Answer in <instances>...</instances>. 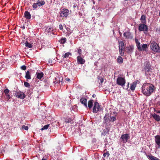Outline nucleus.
Listing matches in <instances>:
<instances>
[{
	"mask_svg": "<svg viewBox=\"0 0 160 160\" xmlns=\"http://www.w3.org/2000/svg\"><path fill=\"white\" fill-rule=\"evenodd\" d=\"M154 86L149 83H144L142 86V92L145 96H148L153 92Z\"/></svg>",
	"mask_w": 160,
	"mask_h": 160,
	"instance_id": "f257e3e1",
	"label": "nucleus"
},
{
	"mask_svg": "<svg viewBox=\"0 0 160 160\" xmlns=\"http://www.w3.org/2000/svg\"><path fill=\"white\" fill-rule=\"evenodd\" d=\"M150 47L152 50L154 52L160 53V48L156 42L152 41L151 42Z\"/></svg>",
	"mask_w": 160,
	"mask_h": 160,
	"instance_id": "f03ea898",
	"label": "nucleus"
},
{
	"mask_svg": "<svg viewBox=\"0 0 160 160\" xmlns=\"http://www.w3.org/2000/svg\"><path fill=\"white\" fill-rule=\"evenodd\" d=\"M45 4V2L44 1H40L38 0L36 3H33L32 7L33 9H36L38 6L39 7H42Z\"/></svg>",
	"mask_w": 160,
	"mask_h": 160,
	"instance_id": "7ed1b4c3",
	"label": "nucleus"
},
{
	"mask_svg": "<svg viewBox=\"0 0 160 160\" xmlns=\"http://www.w3.org/2000/svg\"><path fill=\"white\" fill-rule=\"evenodd\" d=\"M145 24L146 23L140 24L138 27V30L140 31H143L145 33H146L148 31V27Z\"/></svg>",
	"mask_w": 160,
	"mask_h": 160,
	"instance_id": "20e7f679",
	"label": "nucleus"
},
{
	"mask_svg": "<svg viewBox=\"0 0 160 160\" xmlns=\"http://www.w3.org/2000/svg\"><path fill=\"white\" fill-rule=\"evenodd\" d=\"M145 74L146 75H149L151 74V66L149 64H146L144 68Z\"/></svg>",
	"mask_w": 160,
	"mask_h": 160,
	"instance_id": "39448f33",
	"label": "nucleus"
},
{
	"mask_svg": "<svg viewBox=\"0 0 160 160\" xmlns=\"http://www.w3.org/2000/svg\"><path fill=\"white\" fill-rule=\"evenodd\" d=\"M116 82L118 85L123 86L125 85L126 80L124 78L120 77L117 78Z\"/></svg>",
	"mask_w": 160,
	"mask_h": 160,
	"instance_id": "423d86ee",
	"label": "nucleus"
},
{
	"mask_svg": "<svg viewBox=\"0 0 160 160\" xmlns=\"http://www.w3.org/2000/svg\"><path fill=\"white\" fill-rule=\"evenodd\" d=\"M130 137L128 134H122L120 137V139L121 140V141L123 143H126L129 139Z\"/></svg>",
	"mask_w": 160,
	"mask_h": 160,
	"instance_id": "0eeeda50",
	"label": "nucleus"
},
{
	"mask_svg": "<svg viewBox=\"0 0 160 160\" xmlns=\"http://www.w3.org/2000/svg\"><path fill=\"white\" fill-rule=\"evenodd\" d=\"M69 10L67 9H63L60 13V17L67 18L69 15Z\"/></svg>",
	"mask_w": 160,
	"mask_h": 160,
	"instance_id": "6e6552de",
	"label": "nucleus"
},
{
	"mask_svg": "<svg viewBox=\"0 0 160 160\" xmlns=\"http://www.w3.org/2000/svg\"><path fill=\"white\" fill-rule=\"evenodd\" d=\"M100 106L97 102H95L94 104V106L92 108V112L93 113H96L99 110Z\"/></svg>",
	"mask_w": 160,
	"mask_h": 160,
	"instance_id": "1a4fd4ad",
	"label": "nucleus"
},
{
	"mask_svg": "<svg viewBox=\"0 0 160 160\" xmlns=\"http://www.w3.org/2000/svg\"><path fill=\"white\" fill-rule=\"evenodd\" d=\"M25 95L21 91L17 92L16 97L18 98L23 99L25 98Z\"/></svg>",
	"mask_w": 160,
	"mask_h": 160,
	"instance_id": "9d476101",
	"label": "nucleus"
},
{
	"mask_svg": "<svg viewBox=\"0 0 160 160\" xmlns=\"http://www.w3.org/2000/svg\"><path fill=\"white\" fill-rule=\"evenodd\" d=\"M155 142L158 145V148H160V135H157L155 136Z\"/></svg>",
	"mask_w": 160,
	"mask_h": 160,
	"instance_id": "9b49d317",
	"label": "nucleus"
},
{
	"mask_svg": "<svg viewBox=\"0 0 160 160\" xmlns=\"http://www.w3.org/2000/svg\"><path fill=\"white\" fill-rule=\"evenodd\" d=\"M77 62L78 64H82L85 62V61L83 59L81 56H79L77 57Z\"/></svg>",
	"mask_w": 160,
	"mask_h": 160,
	"instance_id": "f8f14e48",
	"label": "nucleus"
},
{
	"mask_svg": "<svg viewBox=\"0 0 160 160\" xmlns=\"http://www.w3.org/2000/svg\"><path fill=\"white\" fill-rule=\"evenodd\" d=\"M147 157L150 160H160L159 158L155 157L151 154L146 155Z\"/></svg>",
	"mask_w": 160,
	"mask_h": 160,
	"instance_id": "ddd939ff",
	"label": "nucleus"
},
{
	"mask_svg": "<svg viewBox=\"0 0 160 160\" xmlns=\"http://www.w3.org/2000/svg\"><path fill=\"white\" fill-rule=\"evenodd\" d=\"M80 102L86 108H87V99L85 98H81L80 99Z\"/></svg>",
	"mask_w": 160,
	"mask_h": 160,
	"instance_id": "4468645a",
	"label": "nucleus"
},
{
	"mask_svg": "<svg viewBox=\"0 0 160 160\" xmlns=\"http://www.w3.org/2000/svg\"><path fill=\"white\" fill-rule=\"evenodd\" d=\"M111 116V114H109V113H106L103 118V119L105 122H109V117Z\"/></svg>",
	"mask_w": 160,
	"mask_h": 160,
	"instance_id": "2eb2a0df",
	"label": "nucleus"
},
{
	"mask_svg": "<svg viewBox=\"0 0 160 160\" xmlns=\"http://www.w3.org/2000/svg\"><path fill=\"white\" fill-rule=\"evenodd\" d=\"M152 116L157 121L159 122L160 121V116L155 113L152 115Z\"/></svg>",
	"mask_w": 160,
	"mask_h": 160,
	"instance_id": "dca6fc26",
	"label": "nucleus"
},
{
	"mask_svg": "<svg viewBox=\"0 0 160 160\" xmlns=\"http://www.w3.org/2000/svg\"><path fill=\"white\" fill-rule=\"evenodd\" d=\"M124 36L128 39H132V37L131 36V34L129 32H125L123 33Z\"/></svg>",
	"mask_w": 160,
	"mask_h": 160,
	"instance_id": "f3484780",
	"label": "nucleus"
},
{
	"mask_svg": "<svg viewBox=\"0 0 160 160\" xmlns=\"http://www.w3.org/2000/svg\"><path fill=\"white\" fill-rule=\"evenodd\" d=\"M24 16L27 19H30L31 17L30 12L28 11H26L24 12Z\"/></svg>",
	"mask_w": 160,
	"mask_h": 160,
	"instance_id": "a211bd4d",
	"label": "nucleus"
},
{
	"mask_svg": "<svg viewBox=\"0 0 160 160\" xmlns=\"http://www.w3.org/2000/svg\"><path fill=\"white\" fill-rule=\"evenodd\" d=\"M33 87L31 86L30 89L28 90L27 92V95L29 97H30L32 93V90L33 89Z\"/></svg>",
	"mask_w": 160,
	"mask_h": 160,
	"instance_id": "6ab92c4d",
	"label": "nucleus"
},
{
	"mask_svg": "<svg viewBox=\"0 0 160 160\" xmlns=\"http://www.w3.org/2000/svg\"><path fill=\"white\" fill-rule=\"evenodd\" d=\"M133 49L134 47L133 46H130L127 47V52L128 53H132L133 52Z\"/></svg>",
	"mask_w": 160,
	"mask_h": 160,
	"instance_id": "aec40b11",
	"label": "nucleus"
},
{
	"mask_svg": "<svg viewBox=\"0 0 160 160\" xmlns=\"http://www.w3.org/2000/svg\"><path fill=\"white\" fill-rule=\"evenodd\" d=\"M25 77L27 79H30L31 78V75L29 71H28L26 73V74L25 76Z\"/></svg>",
	"mask_w": 160,
	"mask_h": 160,
	"instance_id": "412c9836",
	"label": "nucleus"
},
{
	"mask_svg": "<svg viewBox=\"0 0 160 160\" xmlns=\"http://www.w3.org/2000/svg\"><path fill=\"white\" fill-rule=\"evenodd\" d=\"M137 82H134L131 84L130 87V88L132 91H134L135 90V88L136 87Z\"/></svg>",
	"mask_w": 160,
	"mask_h": 160,
	"instance_id": "4be33fe9",
	"label": "nucleus"
},
{
	"mask_svg": "<svg viewBox=\"0 0 160 160\" xmlns=\"http://www.w3.org/2000/svg\"><path fill=\"white\" fill-rule=\"evenodd\" d=\"M118 43L119 48L125 49V45L122 41H120L118 42Z\"/></svg>",
	"mask_w": 160,
	"mask_h": 160,
	"instance_id": "5701e85b",
	"label": "nucleus"
},
{
	"mask_svg": "<svg viewBox=\"0 0 160 160\" xmlns=\"http://www.w3.org/2000/svg\"><path fill=\"white\" fill-rule=\"evenodd\" d=\"M36 75H37V78L39 79H41V78L43 77L44 74L42 72L40 73L37 72Z\"/></svg>",
	"mask_w": 160,
	"mask_h": 160,
	"instance_id": "b1692460",
	"label": "nucleus"
},
{
	"mask_svg": "<svg viewBox=\"0 0 160 160\" xmlns=\"http://www.w3.org/2000/svg\"><path fill=\"white\" fill-rule=\"evenodd\" d=\"M135 42L136 44L137 48H138V50H141V47L140 43L138 42V40L135 39Z\"/></svg>",
	"mask_w": 160,
	"mask_h": 160,
	"instance_id": "393cba45",
	"label": "nucleus"
},
{
	"mask_svg": "<svg viewBox=\"0 0 160 160\" xmlns=\"http://www.w3.org/2000/svg\"><path fill=\"white\" fill-rule=\"evenodd\" d=\"M119 54L121 56H123L124 55L125 49L119 48Z\"/></svg>",
	"mask_w": 160,
	"mask_h": 160,
	"instance_id": "a878e982",
	"label": "nucleus"
},
{
	"mask_svg": "<svg viewBox=\"0 0 160 160\" xmlns=\"http://www.w3.org/2000/svg\"><path fill=\"white\" fill-rule=\"evenodd\" d=\"M117 62L119 63H122L123 62V59L121 56H118V58Z\"/></svg>",
	"mask_w": 160,
	"mask_h": 160,
	"instance_id": "bb28decb",
	"label": "nucleus"
},
{
	"mask_svg": "<svg viewBox=\"0 0 160 160\" xmlns=\"http://www.w3.org/2000/svg\"><path fill=\"white\" fill-rule=\"evenodd\" d=\"M93 100H91L88 102V106L89 108H91L93 105Z\"/></svg>",
	"mask_w": 160,
	"mask_h": 160,
	"instance_id": "cd10ccee",
	"label": "nucleus"
},
{
	"mask_svg": "<svg viewBox=\"0 0 160 160\" xmlns=\"http://www.w3.org/2000/svg\"><path fill=\"white\" fill-rule=\"evenodd\" d=\"M140 20L142 21V23H146V20L145 16L144 15H142L141 17Z\"/></svg>",
	"mask_w": 160,
	"mask_h": 160,
	"instance_id": "c85d7f7f",
	"label": "nucleus"
},
{
	"mask_svg": "<svg viewBox=\"0 0 160 160\" xmlns=\"http://www.w3.org/2000/svg\"><path fill=\"white\" fill-rule=\"evenodd\" d=\"M67 41L66 38H61L59 41V42L61 44L65 43Z\"/></svg>",
	"mask_w": 160,
	"mask_h": 160,
	"instance_id": "c756f323",
	"label": "nucleus"
},
{
	"mask_svg": "<svg viewBox=\"0 0 160 160\" xmlns=\"http://www.w3.org/2000/svg\"><path fill=\"white\" fill-rule=\"evenodd\" d=\"M109 117V122H113L116 120V115H115V116L114 117H111L110 116Z\"/></svg>",
	"mask_w": 160,
	"mask_h": 160,
	"instance_id": "7c9ffc66",
	"label": "nucleus"
},
{
	"mask_svg": "<svg viewBox=\"0 0 160 160\" xmlns=\"http://www.w3.org/2000/svg\"><path fill=\"white\" fill-rule=\"evenodd\" d=\"M25 44L26 47H28L29 48H32V44L28 43V41H26L25 43Z\"/></svg>",
	"mask_w": 160,
	"mask_h": 160,
	"instance_id": "2f4dec72",
	"label": "nucleus"
},
{
	"mask_svg": "<svg viewBox=\"0 0 160 160\" xmlns=\"http://www.w3.org/2000/svg\"><path fill=\"white\" fill-rule=\"evenodd\" d=\"M147 47V44H143L142 45L141 50H139V51H145Z\"/></svg>",
	"mask_w": 160,
	"mask_h": 160,
	"instance_id": "473e14b6",
	"label": "nucleus"
},
{
	"mask_svg": "<svg viewBox=\"0 0 160 160\" xmlns=\"http://www.w3.org/2000/svg\"><path fill=\"white\" fill-rule=\"evenodd\" d=\"M109 131L108 130L107 131H106L105 130H104L102 132L101 134L103 136H105L108 133V132Z\"/></svg>",
	"mask_w": 160,
	"mask_h": 160,
	"instance_id": "72a5a7b5",
	"label": "nucleus"
},
{
	"mask_svg": "<svg viewBox=\"0 0 160 160\" xmlns=\"http://www.w3.org/2000/svg\"><path fill=\"white\" fill-rule=\"evenodd\" d=\"M70 54V52H68L65 53V54L63 56V58H65L68 57Z\"/></svg>",
	"mask_w": 160,
	"mask_h": 160,
	"instance_id": "f704fd0d",
	"label": "nucleus"
},
{
	"mask_svg": "<svg viewBox=\"0 0 160 160\" xmlns=\"http://www.w3.org/2000/svg\"><path fill=\"white\" fill-rule=\"evenodd\" d=\"M49 126V124H47L45 125L43 128H42V130H43L44 129H47L48 128Z\"/></svg>",
	"mask_w": 160,
	"mask_h": 160,
	"instance_id": "c9c22d12",
	"label": "nucleus"
},
{
	"mask_svg": "<svg viewBox=\"0 0 160 160\" xmlns=\"http://www.w3.org/2000/svg\"><path fill=\"white\" fill-rule=\"evenodd\" d=\"M24 85L26 87L28 88H29L30 87V84L27 82H24Z\"/></svg>",
	"mask_w": 160,
	"mask_h": 160,
	"instance_id": "e433bc0d",
	"label": "nucleus"
},
{
	"mask_svg": "<svg viewBox=\"0 0 160 160\" xmlns=\"http://www.w3.org/2000/svg\"><path fill=\"white\" fill-rule=\"evenodd\" d=\"M22 129L25 130H28V127L27 126H25L24 125H23L22 126Z\"/></svg>",
	"mask_w": 160,
	"mask_h": 160,
	"instance_id": "4c0bfd02",
	"label": "nucleus"
},
{
	"mask_svg": "<svg viewBox=\"0 0 160 160\" xmlns=\"http://www.w3.org/2000/svg\"><path fill=\"white\" fill-rule=\"evenodd\" d=\"M4 92L6 94V95L8 94V93L9 92V90L8 89H6L4 90Z\"/></svg>",
	"mask_w": 160,
	"mask_h": 160,
	"instance_id": "58836bf2",
	"label": "nucleus"
},
{
	"mask_svg": "<svg viewBox=\"0 0 160 160\" xmlns=\"http://www.w3.org/2000/svg\"><path fill=\"white\" fill-rule=\"evenodd\" d=\"M110 154L108 152H107L105 153H104L103 154V156L104 157H105L106 155H107V157H108L109 156Z\"/></svg>",
	"mask_w": 160,
	"mask_h": 160,
	"instance_id": "ea45409f",
	"label": "nucleus"
},
{
	"mask_svg": "<svg viewBox=\"0 0 160 160\" xmlns=\"http://www.w3.org/2000/svg\"><path fill=\"white\" fill-rule=\"evenodd\" d=\"M46 30H47V32H50L52 31V28H48L46 29Z\"/></svg>",
	"mask_w": 160,
	"mask_h": 160,
	"instance_id": "a19ab883",
	"label": "nucleus"
},
{
	"mask_svg": "<svg viewBox=\"0 0 160 160\" xmlns=\"http://www.w3.org/2000/svg\"><path fill=\"white\" fill-rule=\"evenodd\" d=\"M20 68L22 70H25L26 69V67L25 65H24L21 66L20 67Z\"/></svg>",
	"mask_w": 160,
	"mask_h": 160,
	"instance_id": "79ce46f5",
	"label": "nucleus"
},
{
	"mask_svg": "<svg viewBox=\"0 0 160 160\" xmlns=\"http://www.w3.org/2000/svg\"><path fill=\"white\" fill-rule=\"evenodd\" d=\"M82 52V50L81 49H79L78 50V53L79 54L81 55Z\"/></svg>",
	"mask_w": 160,
	"mask_h": 160,
	"instance_id": "37998d69",
	"label": "nucleus"
},
{
	"mask_svg": "<svg viewBox=\"0 0 160 160\" xmlns=\"http://www.w3.org/2000/svg\"><path fill=\"white\" fill-rule=\"evenodd\" d=\"M98 79H99L100 80V82L102 83V82H103V78H102V77H101V78H98Z\"/></svg>",
	"mask_w": 160,
	"mask_h": 160,
	"instance_id": "c03bdc74",
	"label": "nucleus"
},
{
	"mask_svg": "<svg viewBox=\"0 0 160 160\" xmlns=\"http://www.w3.org/2000/svg\"><path fill=\"white\" fill-rule=\"evenodd\" d=\"M59 28L60 30H62L63 29V27L62 25L60 24L59 26Z\"/></svg>",
	"mask_w": 160,
	"mask_h": 160,
	"instance_id": "a18cd8bd",
	"label": "nucleus"
},
{
	"mask_svg": "<svg viewBox=\"0 0 160 160\" xmlns=\"http://www.w3.org/2000/svg\"><path fill=\"white\" fill-rule=\"evenodd\" d=\"M6 96L7 97V98L8 99H9L10 98V95H9V94H8V95H6Z\"/></svg>",
	"mask_w": 160,
	"mask_h": 160,
	"instance_id": "49530a36",
	"label": "nucleus"
},
{
	"mask_svg": "<svg viewBox=\"0 0 160 160\" xmlns=\"http://www.w3.org/2000/svg\"><path fill=\"white\" fill-rule=\"evenodd\" d=\"M65 122H66V123H69V122H70V120L68 119H66V120H65Z\"/></svg>",
	"mask_w": 160,
	"mask_h": 160,
	"instance_id": "de8ad7c7",
	"label": "nucleus"
},
{
	"mask_svg": "<svg viewBox=\"0 0 160 160\" xmlns=\"http://www.w3.org/2000/svg\"><path fill=\"white\" fill-rule=\"evenodd\" d=\"M154 111L157 113H160V111L154 109Z\"/></svg>",
	"mask_w": 160,
	"mask_h": 160,
	"instance_id": "09e8293b",
	"label": "nucleus"
},
{
	"mask_svg": "<svg viewBox=\"0 0 160 160\" xmlns=\"http://www.w3.org/2000/svg\"><path fill=\"white\" fill-rule=\"evenodd\" d=\"M76 7L78 8V7L77 6V4H74V5L73 6V8H75Z\"/></svg>",
	"mask_w": 160,
	"mask_h": 160,
	"instance_id": "8fccbe9b",
	"label": "nucleus"
},
{
	"mask_svg": "<svg viewBox=\"0 0 160 160\" xmlns=\"http://www.w3.org/2000/svg\"><path fill=\"white\" fill-rule=\"evenodd\" d=\"M21 28H22L23 29H24L25 28V26H24V25L22 26L21 27Z\"/></svg>",
	"mask_w": 160,
	"mask_h": 160,
	"instance_id": "3c124183",
	"label": "nucleus"
},
{
	"mask_svg": "<svg viewBox=\"0 0 160 160\" xmlns=\"http://www.w3.org/2000/svg\"><path fill=\"white\" fill-rule=\"evenodd\" d=\"M66 79L68 81H69L70 80V79L68 78H66Z\"/></svg>",
	"mask_w": 160,
	"mask_h": 160,
	"instance_id": "603ef678",
	"label": "nucleus"
},
{
	"mask_svg": "<svg viewBox=\"0 0 160 160\" xmlns=\"http://www.w3.org/2000/svg\"><path fill=\"white\" fill-rule=\"evenodd\" d=\"M55 82H56V83H58V82H60V80H59V81H58L57 80L55 81H54Z\"/></svg>",
	"mask_w": 160,
	"mask_h": 160,
	"instance_id": "864d4df0",
	"label": "nucleus"
},
{
	"mask_svg": "<svg viewBox=\"0 0 160 160\" xmlns=\"http://www.w3.org/2000/svg\"><path fill=\"white\" fill-rule=\"evenodd\" d=\"M42 160H47V159L46 158H42Z\"/></svg>",
	"mask_w": 160,
	"mask_h": 160,
	"instance_id": "5fc2aeb1",
	"label": "nucleus"
},
{
	"mask_svg": "<svg viewBox=\"0 0 160 160\" xmlns=\"http://www.w3.org/2000/svg\"><path fill=\"white\" fill-rule=\"evenodd\" d=\"M96 97V95L95 94H93L92 95V97L93 98H95Z\"/></svg>",
	"mask_w": 160,
	"mask_h": 160,
	"instance_id": "6e6d98bb",
	"label": "nucleus"
},
{
	"mask_svg": "<svg viewBox=\"0 0 160 160\" xmlns=\"http://www.w3.org/2000/svg\"><path fill=\"white\" fill-rule=\"evenodd\" d=\"M158 31L159 32H160V27H159L158 29Z\"/></svg>",
	"mask_w": 160,
	"mask_h": 160,
	"instance_id": "4d7b16f0",
	"label": "nucleus"
}]
</instances>
